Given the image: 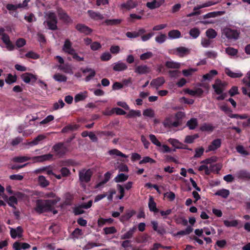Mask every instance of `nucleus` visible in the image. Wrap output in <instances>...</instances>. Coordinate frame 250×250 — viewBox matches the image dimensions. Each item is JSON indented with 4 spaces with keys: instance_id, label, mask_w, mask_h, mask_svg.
Returning <instances> with one entry per match:
<instances>
[{
    "instance_id": "f257e3e1",
    "label": "nucleus",
    "mask_w": 250,
    "mask_h": 250,
    "mask_svg": "<svg viewBox=\"0 0 250 250\" xmlns=\"http://www.w3.org/2000/svg\"><path fill=\"white\" fill-rule=\"evenodd\" d=\"M60 201V198L48 200L38 199L36 201L35 210L40 214L50 212L54 209V205Z\"/></svg>"
},
{
    "instance_id": "f03ea898",
    "label": "nucleus",
    "mask_w": 250,
    "mask_h": 250,
    "mask_svg": "<svg viewBox=\"0 0 250 250\" xmlns=\"http://www.w3.org/2000/svg\"><path fill=\"white\" fill-rule=\"evenodd\" d=\"M62 50L65 53L71 55L73 59L77 62H81L84 60L83 57H81L78 55L76 50L72 47V42L68 39L64 41L62 46Z\"/></svg>"
},
{
    "instance_id": "7ed1b4c3",
    "label": "nucleus",
    "mask_w": 250,
    "mask_h": 250,
    "mask_svg": "<svg viewBox=\"0 0 250 250\" xmlns=\"http://www.w3.org/2000/svg\"><path fill=\"white\" fill-rule=\"evenodd\" d=\"M46 20L43 24L51 30H56L58 29V19L56 14L51 11H49L46 15Z\"/></svg>"
},
{
    "instance_id": "20e7f679",
    "label": "nucleus",
    "mask_w": 250,
    "mask_h": 250,
    "mask_svg": "<svg viewBox=\"0 0 250 250\" xmlns=\"http://www.w3.org/2000/svg\"><path fill=\"white\" fill-rule=\"evenodd\" d=\"M69 150L68 146L64 145L62 142L56 144L52 148V152H54L55 155L59 157L64 155Z\"/></svg>"
},
{
    "instance_id": "39448f33",
    "label": "nucleus",
    "mask_w": 250,
    "mask_h": 250,
    "mask_svg": "<svg viewBox=\"0 0 250 250\" xmlns=\"http://www.w3.org/2000/svg\"><path fill=\"white\" fill-rule=\"evenodd\" d=\"M227 85V83L226 82H222L220 79H217L215 80V83L212 84V88L217 95H224L225 98L227 96V94L223 93V91Z\"/></svg>"
},
{
    "instance_id": "423d86ee",
    "label": "nucleus",
    "mask_w": 250,
    "mask_h": 250,
    "mask_svg": "<svg viewBox=\"0 0 250 250\" xmlns=\"http://www.w3.org/2000/svg\"><path fill=\"white\" fill-rule=\"evenodd\" d=\"M222 34L229 40H237L239 37L240 32L236 30L225 28L222 30Z\"/></svg>"
},
{
    "instance_id": "0eeeda50",
    "label": "nucleus",
    "mask_w": 250,
    "mask_h": 250,
    "mask_svg": "<svg viewBox=\"0 0 250 250\" xmlns=\"http://www.w3.org/2000/svg\"><path fill=\"white\" fill-rule=\"evenodd\" d=\"M92 175V172L90 169L80 171L79 174L80 180L82 182L87 183L90 181Z\"/></svg>"
},
{
    "instance_id": "6e6552de",
    "label": "nucleus",
    "mask_w": 250,
    "mask_h": 250,
    "mask_svg": "<svg viewBox=\"0 0 250 250\" xmlns=\"http://www.w3.org/2000/svg\"><path fill=\"white\" fill-rule=\"evenodd\" d=\"M57 12L60 20L64 23L68 24L72 22V20L71 19L70 17L62 8H59Z\"/></svg>"
},
{
    "instance_id": "1a4fd4ad",
    "label": "nucleus",
    "mask_w": 250,
    "mask_h": 250,
    "mask_svg": "<svg viewBox=\"0 0 250 250\" xmlns=\"http://www.w3.org/2000/svg\"><path fill=\"white\" fill-rule=\"evenodd\" d=\"M222 142L220 139H216L213 140L211 144L208 146L206 152L211 151H214L219 148L221 146Z\"/></svg>"
},
{
    "instance_id": "9d476101",
    "label": "nucleus",
    "mask_w": 250,
    "mask_h": 250,
    "mask_svg": "<svg viewBox=\"0 0 250 250\" xmlns=\"http://www.w3.org/2000/svg\"><path fill=\"white\" fill-rule=\"evenodd\" d=\"M75 28L79 32L86 35H90L92 32V30L90 28L84 24L78 23Z\"/></svg>"
},
{
    "instance_id": "9b49d317",
    "label": "nucleus",
    "mask_w": 250,
    "mask_h": 250,
    "mask_svg": "<svg viewBox=\"0 0 250 250\" xmlns=\"http://www.w3.org/2000/svg\"><path fill=\"white\" fill-rule=\"evenodd\" d=\"M138 5V2L133 0H127L125 2L121 5V8L126 10L133 9Z\"/></svg>"
},
{
    "instance_id": "f8f14e48",
    "label": "nucleus",
    "mask_w": 250,
    "mask_h": 250,
    "mask_svg": "<svg viewBox=\"0 0 250 250\" xmlns=\"http://www.w3.org/2000/svg\"><path fill=\"white\" fill-rule=\"evenodd\" d=\"M81 70L83 74L89 72V74L86 76V77L85 78V81L86 82H89L91 79H92L95 76L96 74L95 70L91 68H81Z\"/></svg>"
},
{
    "instance_id": "ddd939ff",
    "label": "nucleus",
    "mask_w": 250,
    "mask_h": 250,
    "mask_svg": "<svg viewBox=\"0 0 250 250\" xmlns=\"http://www.w3.org/2000/svg\"><path fill=\"white\" fill-rule=\"evenodd\" d=\"M146 32V30L143 28H140L138 31L134 32H127L125 33L126 36L130 39L137 38L142 34H145Z\"/></svg>"
},
{
    "instance_id": "4468645a",
    "label": "nucleus",
    "mask_w": 250,
    "mask_h": 250,
    "mask_svg": "<svg viewBox=\"0 0 250 250\" xmlns=\"http://www.w3.org/2000/svg\"><path fill=\"white\" fill-rule=\"evenodd\" d=\"M112 65L113 70L115 72L123 71L127 69V65L121 61L114 63Z\"/></svg>"
},
{
    "instance_id": "2eb2a0df",
    "label": "nucleus",
    "mask_w": 250,
    "mask_h": 250,
    "mask_svg": "<svg viewBox=\"0 0 250 250\" xmlns=\"http://www.w3.org/2000/svg\"><path fill=\"white\" fill-rule=\"evenodd\" d=\"M21 78L26 83H29L31 81L35 82L37 80L36 76L29 73H25L21 75Z\"/></svg>"
},
{
    "instance_id": "dca6fc26",
    "label": "nucleus",
    "mask_w": 250,
    "mask_h": 250,
    "mask_svg": "<svg viewBox=\"0 0 250 250\" xmlns=\"http://www.w3.org/2000/svg\"><path fill=\"white\" fill-rule=\"evenodd\" d=\"M149 71L150 68L146 65L137 66L134 69V72L140 75L147 74Z\"/></svg>"
},
{
    "instance_id": "f3484780",
    "label": "nucleus",
    "mask_w": 250,
    "mask_h": 250,
    "mask_svg": "<svg viewBox=\"0 0 250 250\" xmlns=\"http://www.w3.org/2000/svg\"><path fill=\"white\" fill-rule=\"evenodd\" d=\"M89 16L94 21H99L104 19V16L99 12H96L91 10L87 11Z\"/></svg>"
},
{
    "instance_id": "a211bd4d",
    "label": "nucleus",
    "mask_w": 250,
    "mask_h": 250,
    "mask_svg": "<svg viewBox=\"0 0 250 250\" xmlns=\"http://www.w3.org/2000/svg\"><path fill=\"white\" fill-rule=\"evenodd\" d=\"M236 175L238 178L240 179L250 180V173L244 169L237 171Z\"/></svg>"
},
{
    "instance_id": "6ab92c4d",
    "label": "nucleus",
    "mask_w": 250,
    "mask_h": 250,
    "mask_svg": "<svg viewBox=\"0 0 250 250\" xmlns=\"http://www.w3.org/2000/svg\"><path fill=\"white\" fill-rule=\"evenodd\" d=\"M164 2V0H153L151 2H147L146 3V6L150 9H154L159 7Z\"/></svg>"
},
{
    "instance_id": "aec40b11",
    "label": "nucleus",
    "mask_w": 250,
    "mask_h": 250,
    "mask_svg": "<svg viewBox=\"0 0 250 250\" xmlns=\"http://www.w3.org/2000/svg\"><path fill=\"white\" fill-rule=\"evenodd\" d=\"M4 199L5 200L7 199V202L8 205L13 208L14 209L16 208V207L15 206V205H17L18 204V200L16 196H11L9 197L8 199L7 196L5 195L4 197Z\"/></svg>"
},
{
    "instance_id": "412c9836",
    "label": "nucleus",
    "mask_w": 250,
    "mask_h": 250,
    "mask_svg": "<svg viewBox=\"0 0 250 250\" xmlns=\"http://www.w3.org/2000/svg\"><path fill=\"white\" fill-rule=\"evenodd\" d=\"M165 82L164 77H160L156 79H153L150 82V85L156 87L157 88L162 85Z\"/></svg>"
},
{
    "instance_id": "4be33fe9",
    "label": "nucleus",
    "mask_w": 250,
    "mask_h": 250,
    "mask_svg": "<svg viewBox=\"0 0 250 250\" xmlns=\"http://www.w3.org/2000/svg\"><path fill=\"white\" fill-rule=\"evenodd\" d=\"M174 53L180 56L183 57L184 56L188 54L189 50L185 47H179L174 50Z\"/></svg>"
},
{
    "instance_id": "5701e85b",
    "label": "nucleus",
    "mask_w": 250,
    "mask_h": 250,
    "mask_svg": "<svg viewBox=\"0 0 250 250\" xmlns=\"http://www.w3.org/2000/svg\"><path fill=\"white\" fill-rule=\"evenodd\" d=\"M135 211L133 210H128L121 216L120 220L123 223L127 221L133 216V215L135 214Z\"/></svg>"
},
{
    "instance_id": "b1692460",
    "label": "nucleus",
    "mask_w": 250,
    "mask_h": 250,
    "mask_svg": "<svg viewBox=\"0 0 250 250\" xmlns=\"http://www.w3.org/2000/svg\"><path fill=\"white\" fill-rule=\"evenodd\" d=\"M53 157V154L48 153L34 157V160L37 161L42 162L45 161L50 160Z\"/></svg>"
},
{
    "instance_id": "393cba45",
    "label": "nucleus",
    "mask_w": 250,
    "mask_h": 250,
    "mask_svg": "<svg viewBox=\"0 0 250 250\" xmlns=\"http://www.w3.org/2000/svg\"><path fill=\"white\" fill-rule=\"evenodd\" d=\"M80 127V125L77 124L68 125L64 126L62 129L61 132L62 133H67L70 131L77 130Z\"/></svg>"
},
{
    "instance_id": "a878e982",
    "label": "nucleus",
    "mask_w": 250,
    "mask_h": 250,
    "mask_svg": "<svg viewBox=\"0 0 250 250\" xmlns=\"http://www.w3.org/2000/svg\"><path fill=\"white\" fill-rule=\"evenodd\" d=\"M148 208L151 211L155 213L159 211V210L157 208L156 204L152 196H150L149 198Z\"/></svg>"
},
{
    "instance_id": "bb28decb",
    "label": "nucleus",
    "mask_w": 250,
    "mask_h": 250,
    "mask_svg": "<svg viewBox=\"0 0 250 250\" xmlns=\"http://www.w3.org/2000/svg\"><path fill=\"white\" fill-rule=\"evenodd\" d=\"M214 126L210 124L204 123L200 127V130L203 132H212L214 129Z\"/></svg>"
},
{
    "instance_id": "cd10ccee",
    "label": "nucleus",
    "mask_w": 250,
    "mask_h": 250,
    "mask_svg": "<svg viewBox=\"0 0 250 250\" xmlns=\"http://www.w3.org/2000/svg\"><path fill=\"white\" fill-rule=\"evenodd\" d=\"M185 92L189 95L194 96L196 95L201 96L203 93V90L201 88H198L196 90L190 89L189 88H186L185 89Z\"/></svg>"
},
{
    "instance_id": "c85d7f7f",
    "label": "nucleus",
    "mask_w": 250,
    "mask_h": 250,
    "mask_svg": "<svg viewBox=\"0 0 250 250\" xmlns=\"http://www.w3.org/2000/svg\"><path fill=\"white\" fill-rule=\"evenodd\" d=\"M136 230V227H133L130 228L129 230L121 236V239H127L131 238L135 231Z\"/></svg>"
},
{
    "instance_id": "c756f323",
    "label": "nucleus",
    "mask_w": 250,
    "mask_h": 250,
    "mask_svg": "<svg viewBox=\"0 0 250 250\" xmlns=\"http://www.w3.org/2000/svg\"><path fill=\"white\" fill-rule=\"evenodd\" d=\"M128 178V175H126L124 173H121L118 174L117 176H116L114 179V181L116 183H121L124 182L127 180Z\"/></svg>"
},
{
    "instance_id": "7c9ffc66",
    "label": "nucleus",
    "mask_w": 250,
    "mask_h": 250,
    "mask_svg": "<svg viewBox=\"0 0 250 250\" xmlns=\"http://www.w3.org/2000/svg\"><path fill=\"white\" fill-rule=\"evenodd\" d=\"M225 73L228 76L232 78H240L243 75V74L241 72H233L228 68H226Z\"/></svg>"
},
{
    "instance_id": "2f4dec72",
    "label": "nucleus",
    "mask_w": 250,
    "mask_h": 250,
    "mask_svg": "<svg viewBox=\"0 0 250 250\" xmlns=\"http://www.w3.org/2000/svg\"><path fill=\"white\" fill-rule=\"evenodd\" d=\"M218 74V72L216 70H211L208 73L203 75V78L205 80H211L214 76Z\"/></svg>"
},
{
    "instance_id": "473e14b6",
    "label": "nucleus",
    "mask_w": 250,
    "mask_h": 250,
    "mask_svg": "<svg viewBox=\"0 0 250 250\" xmlns=\"http://www.w3.org/2000/svg\"><path fill=\"white\" fill-rule=\"evenodd\" d=\"M197 125V120L196 118H191L187 123V125L190 130L194 129Z\"/></svg>"
},
{
    "instance_id": "72a5a7b5",
    "label": "nucleus",
    "mask_w": 250,
    "mask_h": 250,
    "mask_svg": "<svg viewBox=\"0 0 250 250\" xmlns=\"http://www.w3.org/2000/svg\"><path fill=\"white\" fill-rule=\"evenodd\" d=\"M45 138V136L41 134L36 137L33 141L28 143V145L31 146L37 145L40 142Z\"/></svg>"
},
{
    "instance_id": "f704fd0d",
    "label": "nucleus",
    "mask_w": 250,
    "mask_h": 250,
    "mask_svg": "<svg viewBox=\"0 0 250 250\" xmlns=\"http://www.w3.org/2000/svg\"><path fill=\"white\" fill-rule=\"evenodd\" d=\"M168 36L170 39H177L181 36V34L178 30H172L169 31Z\"/></svg>"
},
{
    "instance_id": "c9c22d12",
    "label": "nucleus",
    "mask_w": 250,
    "mask_h": 250,
    "mask_svg": "<svg viewBox=\"0 0 250 250\" xmlns=\"http://www.w3.org/2000/svg\"><path fill=\"white\" fill-rule=\"evenodd\" d=\"M53 79L56 81L59 82H66L67 81V78L64 75L57 73L53 76Z\"/></svg>"
},
{
    "instance_id": "e433bc0d",
    "label": "nucleus",
    "mask_w": 250,
    "mask_h": 250,
    "mask_svg": "<svg viewBox=\"0 0 250 250\" xmlns=\"http://www.w3.org/2000/svg\"><path fill=\"white\" fill-rule=\"evenodd\" d=\"M199 137L198 134H195L192 135H188L185 137L184 142L187 144L193 143L196 139Z\"/></svg>"
},
{
    "instance_id": "4c0bfd02",
    "label": "nucleus",
    "mask_w": 250,
    "mask_h": 250,
    "mask_svg": "<svg viewBox=\"0 0 250 250\" xmlns=\"http://www.w3.org/2000/svg\"><path fill=\"white\" fill-rule=\"evenodd\" d=\"M122 22L121 19H107L105 20L104 23L106 25H114L120 24Z\"/></svg>"
},
{
    "instance_id": "58836bf2",
    "label": "nucleus",
    "mask_w": 250,
    "mask_h": 250,
    "mask_svg": "<svg viewBox=\"0 0 250 250\" xmlns=\"http://www.w3.org/2000/svg\"><path fill=\"white\" fill-rule=\"evenodd\" d=\"M111 173L108 171L104 174V179L103 180L99 182L96 186L97 188L102 186V185L106 184L110 179Z\"/></svg>"
},
{
    "instance_id": "ea45409f",
    "label": "nucleus",
    "mask_w": 250,
    "mask_h": 250,
    "mask_svg": "<svg viewBox=\"0 0 250 250\" xmlns=\"http://www.w3.org/2000/svg\"><path fill=\"white\" fill-rule=\"evenodd\" d=\"M193 231V229L191 226H188L184 230H180L178 231L175 234L176 236L181 235L184 236L185 235L189 234Z\"/></svg>"
},
{
    "instance_id": "a19ab883",
    "label": "nucleus",
    "mask_w": 250,
    "mask_h": 250,
    "mask_svg": "<svg viewBox=\"0 0 250 250\" xmlns=\"http://www.w3.org/2000/svg\"><path fill=\"white\" fill-rule=\"evenodd\" d=\"M229 194V191L226 189H222L217 190L215 195L221 196L223 198H226Z\"/></svg>"
},
{
    "instance_id": "79ce46f5",
    "label": "nucleus",
    "mask_w": 250,
    "mask_h": 250,
    "mask_svg": "<svg viewBox=\"0 0 250 250\" xmlns=\"http://www.w3.org/2000/svg\"><path fill=\"white\" fill-rule=\"evenodd\" d=\"M38 181L40 186L43 188L46 187L49 184V182L42 175L39 176Z\"/></svg>"
},
{
    "instance_id": "37998d69",
    "label": "nucleus",
    "mask_w": 250,
    "mask_h": 250,
    "mask_svg": "<svg viewBox=\"0 0 250 250\" xmlns=\"http://www.w3.org/2000/svg\"><path fill=\"white\" fill-rule=\"evenodd\" d=\"M165 66L168 68L177 69L180 67L179 63L171 61H167L165 63Z\"/></svg>"
},
{
    "instance_id": "c03bdc74",
    "label": "nucleus",
    "mask_w": 250,
    "mask_h": 250,
    "mask_svg": "<svg viewBox=\"0 0 250 250\" xmlns=\"http://www.w3.org/2000/svg\"><path fill=\"white\" fill-rule=\"evenodd\" d=\"M141 116V112L140 110H129L128 113L126 115V117L128 118H133L135 117H140Z\"/></svg>"
},
{
    "instance_id": "a18cd8bd",
    "label": "nucleus",
    "mask_w": 250,
    "mask_h": 250,
    "mask_svg": "<svg viewBox=\"0 0 250 250\" xmlns=\"http://www.w3.org/2000/svg\"><path fill=\"white\" fill-rule=\"evenodd\" d=\"M200 34L199 29L196 27L191 28L189 31V35L193 39H196Z\"/></svg>"
},
{
    "instance_id": "49530a36",
    "label": "nucleus",
    "mask_w": 250,
    "mask_h": 250,
    "mask_svg": "<svg viewBox=\"0 0 250 250\" xmlns=\"http://www.w3.org/2000/svg\"><path fill=\"white\" fill-rule=\"evenodd\" d=\"M217 32L212 28L208 29L206 31V35L209 39H214L217 36Z\"/></svg>"
},
{
    "instance_id": "de8ad7c7",
    "label": "nucleus",
    "mask_w": 250,
    "mask_h": 250,
    "mask_svg": "<svg viewBox=\"0 0 250 250\" xmlns=\"http://www.w3.org/2000/svg\"><path fill=\"white\" fill-rule=\"evenodd\" d=\"M224 224L227 227H235L238 225V221L237 220H233L230 221L225 220L223 221Z\"/></svg>"
},
{
    "instance_id": "09e8293b",
    "label": "nucleus",
    "mask_w": 250,
    "mask_h": 250,
    "mask_svg": "<svg viewBox=\"0 0 250 250\" xmlns=\"http://www.w3.org/2000/svg\"><path fill=\"white\" fill-rule=\"evenodd\" d=\"M216 3V2H213L212 1H208L201 5H199L198 7H195L193 9V10H199L204 7H209L215 5Z\"/></svg>"
},
{
    "instance_id": "8fccbe9b",
    "label": "nucleus",
    "mask_w": 250,
    "mask_h": 250,
    "mask_svg": "<svg viewBox=\"0 0 250 250\" xmlns=\"http://www.w3.org/2000/svg\"><path fill=\"white\" fill-rule=\"evenodd\" d=\"M17 78L16 75L13 76L11 74H8L5 79V82L9 84H12L16 82Z\"/></svg>"
},
{
    "instance_id": "3c124183",
    "label": "nucleus",
    "mask_w": 250,
    "mask_h": 250,
    "mask_svg": "<svg viewBox=\"0 0 250 250\" xmlns=\"http://www.w3.org/2000/svg\"><path fill=\"white\" fill-rule=\"evenodd\" d=\"M40 196L44 198H52V199H54L56 198H60L59 197L56 196V194L54 192L52 191L46 193L42 192V194Z\"/></svg>"
},
{
    "instance_id": "603ef678",
    "label": "nucleus",
    "mask_w": 250,
    "mask_h": 250,
    "mask_svg": "<svg viewBox=\"0 0 250 250\" xmlns=\"http://www.w3.org/2000/svg\"><path fill=\"white\" fill-rule=\"evenodd\" d=\"M110 155H116L124 158H127V156L123 153L122 152L117 149H111L108 151Z\"/></svg>"
},
{
    "instance_id": "864d4df0",
    "label": "nucleus",
    "mask_w": 250,
    "mask_h": 250,
    "mask_svg": "<svg viewBox=\"0 0 250 250\" xmlns=\"http://www.w3.org/2000/svg\"><path fill=\"white\" fill-rule=\"evenodd\" d=\"M151 223L153 230L157 231L158 233L163 234L165 232V230L164 229H158V223L156 221H151Z\"/></svg>"
},
{
    "instance_id": "5fc2aeb1",
    "label": "nucleus",
    "mask_w": 250,
    "mask_h": 250,
    "mask_svg": "<svg viewBox=\"0 0 250 250\" xmlns=\"http://www.w3.org/2000/svg\"><path fill=\"white\" fill-rule=\"evenodd\" d=\"M30 160V158L27 156H17L13 158V161L16 163H23Z\"/></svg>"
},
{
    "instance_id": "6e6d98bb",
    "label": "nucleus",
    "mask_w": 250,
    "mask_h": 250,
    "mask_svg": "<svg viewBox=\"0 0 250 250\" xmlns=\"http://www.w3.org/2000/svg\"><path fill=\"white\" fill-rule=\"evenodd\" d=\"M149 138L152 143L154 145L159 147L162 146L161 142L157 139L156 137L154 135L152 134H150L149 135Z\"/></svg>"
},
{
    "instance_id": "4d7b16f0",
    "label": "nucleus",
    "mask_w": 250,
    "mask_h": 250,
    "mask_svg": "<svg viewBox=\"0 0 250 250\" xmlns=\"http://www.w3.org/2000/svg\"><path fill=\"white\" fill-rule=\"evenodd\" d=\"M117 188L120 193V195L118 196V198L120 200L122 199L125 196V188L120 184H117Z\"/></svg>"
},
{
    "instance_id": "13d9d810",
    "label": "nucleus",
    "mask_w": 250,
    "mask_h": 250,
    "mask_svg": "<svg viewBox=\"0 0 250 250\" xmlns=\"http://www.w3.org/2000/svg\"><path fill=\"white\" fill-rule=\"evenodd\" d=\"M153 56V53L150 51H148L141 54L140 56V58L141 60L145 61L152 58Z\"/></svg>"
},
{
    "instance_id": "bf43d9fd",
    "label": "nucleus",
    "mask_w": 250,
    "mask_h": 250,
    "mask_svg": "<svg viewBox=\"0 0 250 250\" xmlns=\"http://www.w3.org/2000/svg\"><path fill=\"white\" fill-rule=\"evenodd\" d=\"M221 12H211L208 13L203 16V19H208L210 18H214L221 15Z\"/></svg>"
},
{
    "instance_id": "052dcab7",
    "label": "nucleus",
    "mask_w": 250,
    "mask_h": 250,
    "mask_svg": "<svg viewBox=\"0 0 250 250\" xmlns=\"http://www.w3.org/2000/svg\"><path fill=\"white\" fill-rule=\"evenodd\" d=\"M143 115L145 116L153 118L155 116V113L153 110L151 108H147L143 111Z\"/></svg>"
},
{
    "instance_id": "680f3d73",
    "label": "nucleus",
    "mask_w": 250,
    "mask_h": 250,
    "mask_svg": "<svg viewBox=\"0 0 250 250\" xmlns=\"http://www.w3.org/2000/svg\"><path fill=\"white\" fill-rule=\"evenodd\" d=\"M236 149L239 153L244 156H247L249 154V152L245 150L244 147L243 146L239 145L237 146Z\"/></svg>"
},
{
    "instance_id": "e2e57ef3",
    "label": "nucleus",
    "mask_w": 250,
    "mask_h": 250,
    "mask_svg": "<svg viewBox=\"0 0 250 250\" xmlns=\"http://www.w3.org/2000/svg\"><path fill=\"white\" fill-rule=\"evenodd\" d=\"M86 92L85 94L81 92L76 95L74 100L75 102H78L84 100L86 98Z\"/></svg>"
},
{
    "instance_id": "0e129e2a",
    "label": "nucleus",
    "mask_w": 250,
    "mask_h": 250,
    "mask_svg": "<svg viewBox=\"0 0 250 250\" xmlns=\"http://www.w3.org/2000/svg\"><path fill=\"white\" fill-rule=\"evenodd\" d=\"M83 235V232L82 229L76 228L74 229V230L72 232L71 235L73 237V238H75L76 239H78L79 237Z\"/></svg>"
},
{
    "instance_id": "69168bd1",
    "label": "nucleus",
    "mask_w": 250,
    "mask_h": 250,
    "mask_svg": "<svg viewBox=\"0 0 250 250\" xmlns=\"http://www.w3.org/2000/svg\"><path fill=\"white\" fill-rule=\"evenodd\" d=\"M65 105L64 103L63 102V101L62 99H60L58 101V103H55L53 104V110H56L59 109L60 108H62Z\"/></svg>"
},
{
    "instance_id": "338daca9",
    "label": "nucleus",
    "mask_w": 250,
    "mask_h": 250,
    "mask_svg": "<svg viewBox=\"0 0 250 250\" xmlns=\"http://www.w3.org/2000/svg\"><path fill=\"white\" fill-rule=\"evenodd\" d=\"M226 52L229 55L233 56L237 54L238 50L233 47H229L226 49Z\"/></svg>"
},
{
    "instance_id": "774afa93",
    "label": "nucleus",
    "mask_w": 250,
    "mask_h": 250,
    "mask_svg": "<svg viewBox=\"0 0 250 250\" xmlns=\"http://www.w3.org/2000/svg\"><path fill=\"white\" fill-rule=\"evenodd\" d=\"M104 230L105 234H114L117 232V230L114 227L104 228Z\"/></svg>"
}]
</instances>
